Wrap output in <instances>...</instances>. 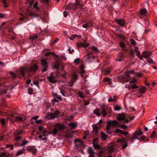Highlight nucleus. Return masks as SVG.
Returning a JSON list of instances; mask_svg holds the SVG:
<instances>
[{
	"mask_svg": "<svg viewBox=\"0 0 157 157\" xmlns=\"http://www.w3.org/2000/svg\"><path fill=\"white\" fill-rule=\"evenodd\" d=\"M107 124L108 125H107L106 126V131L107 133L109 134H111L112 132L110 126L111 125H113L114 127H121L124 129H126L127 128V126L126 125H120L117 121L115 120L110 121L108 122Z\"/></svg>",
	"mask_w": 157,
	"mask_h": 157,
	"instance_id": "obj_1",
	"label": "nucleus"
},
{
	"mask_svg": "<svg viewBox=\"0 0 157 157\" xmlns=\"http://www.w3.org/2000/svg\"><path fill=\"white\" fill-rule=\"evenodd\" d=\"M134 118L135 116L131 117L129 115L119 113L117 117V119L119 121H122L124 122L128 123L129 122V120L132 121L134 119Z\"/></svg>",
	"mask_w": 157,
	"mask_h": 157,
	"instance_id": "obj_2",
	"label": "nucleus"
},
{
	"mask_svg": "<svg viewBox=\"0 0 157 157\" xmlns=\"http://www.w3.org/2000/svg\"><path fill=\"white\" fill-rule=\"evenodd\" d=\"M78 8V0H75L74 3L68 4L66 6V10H75Z\"/></svg>",
	"mask_w": 157,
	"mask_h": 157,
	"instance_id": "obj_3",
	"label": "nucleus"
},
{
	"mask_svg": "<svg viewBox=\"0 0 157 157\" xmlns=\"http://www.w3.org/2000/svg\"><path fill=\"white\" fill-rule=\"evenodd\" d=\"M41 65L43 69L41 70L42 72H44L48 70V64L47 61L45 59H42L40 60Z\"/></svg>",
	"mask_w": 157,
	"mask_h": 157,
	"instance_id": "obj_4",
	"label": "nucleus"
},
{
	"mask_svg": "<svg viewBox=\"0 0 157 157\" xmlns=\"http://www.w3.org/2000/svg\"><path fill=\"white\" fill-rule=\"evenodd\" d=\"M56 78L55 77L54 73L52 72L50 75L47 77V79L48 81L51 83H56L57 82V80L56 79Z\"/></svg>",
	"mask_w": 157,
	"mask_h": 157,
	"instance_id": "obj_5",
	"label": "nucleus"
},
{
	"mask_svg": "<svg viewBox=\"0 0 157 157\" xmlns=\"http://www.w3.org/2000/svg\"><path fill=\"white\" fill-rule=\"evenodd\" d=\"M85 67L84 65L82 64H81L80 67L79 66V74H80L81 77L83 78V80L84 81L86 80L84 76V74L85 72V71L84 69Z\"/></svg>",
	"mask_w": 157,
	"mask_h": 157,
	"instance_id": "obj_6",
	"label": "nucleus"
},
{
	"mask_svg": "<svg viewBox=\"0 0 157 157\" xmlns=\"http://www.w3.org/2000/svg\"><path fill=\"white\" fill-rule=\"evenodd\" d=\"M119 78L120 80L123 82H127L131 79L130 77L127 73H126L123 75L120 76Z\"/></svg>",
	"mask_w": 157,
	"mask_h": 157,
	"instance_id": "obj_7",
	"label": "nucleus"
},
{
	"mask_svg": "<svg viewBox=\"0 0 157 157\" xmlns=\"http://www.w3.org/2000/svg\"><path fill=\"white\" fill-rule=\"evenodd\" d=\"M143 134V132L140 131L139 132H135L132 135V137L130 138L131 140V143L133 142L134 140L138 139V136H140Z\"/></svg>",
	"mask_w": 157,
	"mask_h": 157,
	"instance_id": "obj_8",
	"label": "nucleus"
},
{
	"mask_svg": "<svg viewBox=\"0 0 157 157\" xmlns=\"http://www.w3.org/2000/svg\"><path fill=\"white\" fill-rule=\"evenodd\" d=\"M115 132L116 133H120V134L125 135L126 136V137L127 139L129 138V136H128V133L125 131H123L119 128H117L115 130Z\"/></svg>",
	"mask_w": 157,
	"mask_h": 157,
	"instance_id": "obj_9",
	"label": "nucleus"
},
{
	"mask_svg": "<svg viewBox=\"0 0 157 157\" xmlns=\"http://www.w3.org/2000/svg\"><path fill=\"white\" fill-rule=\"evenodd\" d=\"M101 113L104 117L106 116L107 114L110 112V110L108 108H105L104 107H103L101 108Z\"/></svg>",
	"mask_w": 157,
	"mask_h": 157,
	"instance_id": "obj_10",
	"label": "nucleus"
},
{
	"mask_svg": "<svg viewBox=\"0 0 157 157\" xmlns=\"http://www.w3.org/2000/svg\"><path fill=\"white\" fill-rule=\"evenodd\" d=\"M20 71L21 75L25 76V74L27 72H29V68L27 67H21V68Z\"/></svg>",
	"mask_w": 157,
	"mask_h": 157,
	"instance_id": "obj_11",
	"label": "nucleus"
},
{
	"mask_svg": "<svg viewBox=\"0 0 157 157\" xmlns=\"http://www.w3.org/2000/svg\"><path fill=\"white\" fill-rule=\"evenodd\" d=\"M115 21L118 24L121 26L124 27L125 26V21L123 19H116Z\"/></svg>",
	"mask_w": 157,
	"mask_h": 157,
	"instance_id": "obj_12",
	"label": "nucleus"
},
{
	"mask_svg": "<svg viewBox=\"0 0 157 157\" xmlns=\"http://www.w3.org/2000/svg\"><path fill=\"white\" fill-rule=\"evenodd\" d=\"M152 55V52L144 51L143 53V55L144 58H149Z\"/></svg>",
	"mask_w": 157,
	"mask_h": 157,
	"instance_id": "obj_13",
	"label": "nucleus"
},
{
	"mask_svg": "<svg viewBox=\"0 0 157 157\" xmlns=\"http://www.w3.org/2000/svg\"><path fill=\"white\" fill-rule=\"evenodd\" d=\"M27 150L29 152H32L33 154H35L36 153V149L34 146H30L27 148Z\"/></svg>",
	"mask_w": 157,
	"mask_h": 157,
	"instance_id": "obj_14",
	"label": "nucleus"
},
{
	"mask_svg": "<svg viewBox=\"0 0 157 157\" xmlns=\"http://www.w3.org/2000/svg\"><path fill=\"white\" fill-rule=\"evenodd\" d=\"M88 152L89 154V157H95L94 154H95V152L93 151L92 148L89 147L88 149Z\"/></svg>",
	"mask_w": 157,
	"mask_h": 157,
	"instance_id": "obj_15",
	"label": "nucleus"
},
{
	"mask_svg": "<svg viewBox=\"0 0 157 157\" xmlns=\"http://www.w3.org/2000/svg\"><path fill=\"white\" fill-rule=\"evenodd\" d=\"M55 126L57 128V129L58 130H63L65 128V126L63 124H61L60 123L56 124Z\"/></svg>",
	"mask_w": 157,
	"mask_h": 157,
	"instance_id": "obj_16",
	"label": "nucleus"
},
{
	"mask_svg": "<svg viewBox=\"0 0 157 157\" xmlns=\"http://www.w3.org/2000/svg\"><path fill=\"white\" fill-rule=\"evenodd\" d=\"M86 42V40H83V42H80L79 40V48L80 47H83L85 48H86L89 45L88 44H85V43Z\"/></svg>",
	"mask_w": 157,
	"mask_h": 157,
	"instance_id": "obj_17",
	"label": "nucleus"
},
{
	"mask_svg": "<svg viewBox=\"0 0 157 157\" xmlns=\"http://www.w3.org/2000/svg\"><path fill=\"white\" fill-rule=\"evenodd\" d=\"M38 68V66L36 65H34L31 67L30 68H29L30 71H34L37 70Z\"/></svg>",
	"mask_w": 157,
	"mask_h": 157,
	"instance_id": "obj_18",
	"label": "nucleus"
},
{
	"mask_svg": "<svg viewBox=\"0 0 157 157\" xmlns=\"http://www.w3.org/2000/svg\"><path fill=\"white\" fill-rule=\"evenodd\" d=\"M21 139V136L16 132L14 133V140L15 141L20 140Z\"/></svg>",
	"mask_w": 157,
	"mask_h": 157,
	"instance_id": "obj_19",
	"label": "nucleus"
},
{
	"mask_svg": "<svg viewBox=\"0 0 157 157\" xmlns=\"http://www.w3.org/2000/svg\"><path fill=\"white\" fill-rule=\"evenodd\" d=\"M45 55L47 57H48L51 55H53L54 56H55L56 58H58L59 57V56L58 55L55 54L54 52H50L46 53L45 54Z\"/></svg>",
	"mask_w": 157,
	"mask_h": 157,
	"instance_id": "obj_20",
	"label": "nucleus"
},
{
	"mask_svg": "<svg viewBox=\"0 0 157 157\" xmlns=\"http://www.w3.org/2000/svg\"><path fill=\"white\" fill-rule=\"evenodd\" d=\"M122 139H121V138L119 139L118 140V142H121L122 143H124L125 142H128L130 140H131L130 139L127 140L125 138L123 137Z\"/></svg>",
	"mask_w": 157,
	"mask_h": 157,
	"instance_id": "obj_21",
	"label": "nucleus"
},
{
	"mask_svg": "<svg viewBox=\"0 0 157 157\" xmlns=\"http://www.w3.org/2000/svg\"><path fill=\"white\" fill-rule=\"evenodd\" d=\"M119 58L118 59H116V60L119 61H121L123 60V59L124 56L123 55V53L121 52H120L119 53Z\"/></svg>",
	"mask_w": 157,
	"mask_h": 157,
	"instance_id": "obj_22",
	"label": "nucleus"
},
{
	"mask_svg": "<svg viewBox=\"0 0 157 157\" xmlns=\"http://www.w3.org/2000/svg\"><path fill=\"white\" fill-rule=\"evenodd\" d=\"M48 117L49 119H52L56 117L53 113H48Z\"/></svg>",
	"mask_w": 157,
	"mask_h": 157,
	"instance_id": "obj_23",
	"label": "nucleus"
},
{
	"mask_svg": "<svg viewBox=\"0 0 157 157\" xmlns=\"http://www.w3.org/2000/svg\"><path fill=\"white\" fill-rule=\"evenodd\" d=\"M25 150V149L23 148L21 150L18 151L16 154V156H17L19 155L22 154L24 152Z\"/></svg>",
	"mask_w": 157,
	"mask_h": 157,
	"instance_id": "obj_24",
	"label": "nucleus"
},
{
	"mask_svg": "<svg viewBox=\"0 0 157 157\" xmlns=\"http://www.w3.org/2000/svg\"><path fill=\"white\" fill-rule=\"evenodd\" d=\"M93 144L95 149H101V147L98 143H94Z\"/></svg>",
	"mask_w": 157,
	"mask_h": 157,
	"instance_id": "obj_25",
	"label": "nucleus"
},
{
	"mask_svg": "<svg viewBox=\"0 0 157 157\" xmlns=\"http://www.w3.org/2000/svg\"><path fill=\"white\" fill-rule=\"evenodd\" d=\"M101 138L103 140H105L108 136L107 135L103 132H101Z\"/></svg>",
	"mask_w": 157,
	"mask_h": 157,
	"instance_id": "obj_26",
	"label": "nucleus"
},
{
	"mask_svg": "<svg viewBox=\"0 0 157 157\" xmlns=\"http://www.w3.org/2000/svg\"><path fill=\"white\" fill-rule=\"evenodd\" d=\"M29 16H31V17L32 18L33 17H36L39 16V14H35L32 12H30L29 14Z\"/></svg>",
	"mask_w": 157,
	"mask_h": 157,
	"instance_id": "obj_27",
	"label": "nucleus"
},
{
	"mask_svg": "<svg viewBox=\"0 0 157 157\" xmlns=\"http://www.w3.org/2000/svg\"><path fill=\"white\" fill-rule=\"evenodd\" d=\"M38 37V36L36 34H33L32 35H31L30 36L29 39L32 40H33L36 39Z\"/></svg>",
	"mask_w": 157,
	"mask_h": 157,
	"instance_id": "obj_28",
	"label": "nucleus"
},
{
	"mask_svg": "<svg viewBox=\"0 0 157 157\" xmlns=\"http://www.w3.org/2000/svg\"><path fill=\"white\" fill-rule=\"evenodd\" d=\"M93 132L95 133V134H97L98 132V127L96 126H95L93 127Z\"/></svg>",
	"mask_w": 157,
	"mask_h": 157,
	"instance_id": "obj_29",
	"label": "nucleus"
},
{
	"mask_svg": "<svg viewBox=\"0 0 157 157\" xmlns=\"http://www.w3.org/2000/svg\"><path fill=\"white\" fill-rule=\"evenodd\" d=\"M69 126L72 129L74 128L75 127H77V125L75 123H70L68 124Z\"/></svg>",
	"mask_w": 157,
	"mask_h": 157,
	"instance_id": "obj_30",
	"label": "nucleus"
},
{
	"mask_svg": "<svg viewBox=\"0 0 157 157\" xmlns=\"http://www.w3.org/2000/svg\"><path fill=\"white\" fill-rule=\"evenodd\" d=\"M15 119V121L18 122H22L23 120V117H16Z\"/></svg>",
	"mask_w": 157,
	"mask_h": 157,
	"instance_id": "obj_31",
	"label": "nucleus"
},
{
	"mask_svg": "<svg viewBox=\"0 0 157 157\" xmlns=\"http://www.w3.org/2000/svg\"><path fill=\"white\" fill-rule=\"evenodd\" d=\"M147 12V11L146 9H144L141 10L140 12L141 14L144 15H145Z\"/></svg>",
	"mask_w": 157,
	"mask_h": 157,
	"instance_id": "obj_32",
	"label": "nucleus"
},
{
	"mask_svg": "<svg viewBox=\"0 0 157 157\" xmlns=\"http://www.w3.org/2000/svg\"><path fill=\"white\" fill-rule=\"evenodd\" d=\"M59 63L58 62H56L54 63V67L56 69H59Z\"/></svg>",
	"mask_w": 157,
	"mask_h": 157,
	"instance_id": "obj_33",
	"label": "nucleus"
},
{
	"mask_svg": "<svg viewBox=\"0 0 157 157\" xmlns=\"http://www.w3.org/2000/svg\"><path fill=\"white\" fill-rule=\"evenodd\" d=\"M74 82H75L73 81V79H71L70 81L68 82L69 83V86H72Z\"/></svg>",
	"mask_w": 157,
	"mask_h": 157,
	"instance_id": "obj_34",
	"label": "nucleus"
},
{
	"mask_svg": "<svg viewBox=\"0 0 157 157\" xmlns=\"http://www.w3.org/2000/svg\"><path fill=\"white\" fill-rule=\"evenodd\" d=\"M99 109L97 108L94 111V113L98 116H99L101 115V114L99 112Z\"/></svg>",
	"mask_w": 157,
	"mask_h": 157,
	"instance_id": "obj_35",
	"label": "nucleus"
},
{
	"mask_svg": "<svg viewBox=\"0 0 157 157\" xmlns=\"http://www.w3.org/2000/svg\"><path fill=\"white\" fill-rule=\"evenodd\" d=\"M90 49L92 50V52H98V51L97 48L94 46H92L90 48Z\"/></svg>",
	"mask_w": 157,
	"mask_h": 157,
	"instance_id": "obj_36",
	"label": "nucleus"
},
{
	"mask_svg": "<svg viewBox=\"0 0 157 157\" xmlns=\"http://www.w3.org/2000/svg\"><path fill=\"white\" fill-rule=\"evenodd\" d=\"M58 132V129L56 128H54L52 131L51 133L53 135H56L57 134Z\"/></svg>",
	"mask_w": 157,
	"mask_h": 157,
	"instance_id": "obj_37",
	"label": "nucleus"
},
{
	"mask_svg": "<svg viewBox=\"0 0 157 157\" xmlns=\"http://www.w3.org/2000/svg\"><path fill=\"white\" fill-rule=\"evenodd\" d=\"M156 132L155 131H154L151 134L150 137L152 139L156 137Z\"/></svg>",
	"mask_w": 157,
	"mask_h": 157,
	"instance_id": "obj_38",
	"label": "nucleus"
},
{
	"mask_svg": "<svg viewBox=\"0 0 157 157\" xmlns=\"http://www.w3.org/2000/svg\"><path fill=\"white\" fill-rule=\"evenodd\" d=\"M140 139L144 141H148L149 140L145 136H142L140 137Z\"/></svg>",
	"mask_w": 157,
	"mask_h": 157,
	"instance_id": "obj_39",
	"label": "nucleus"
},
{
	"mask_svg": "<svg viewBox=\"0 0 157 157\" xmlns=\"http://www.w3.org/2000/svg\"><path fill=\"white\" fill-rule=\"evenodd\" d=\"M79 147L80 146H82L83 148H84L85 147V145L84 144V142L82 141L79 139Z\"/></svg>",
	"mask_w": 157,
	"mask_h": 157,
	"instance_id": "obj_40",
	"label": "nucleus"
},
{
	"mask_svg": "<svg viewBox=\"0 0 157 157\" xmlns=\"http://www.w3.org/2000/svg\"><path fill=\"white\" fill-rule=\"evenodd\" d=\"M71 79H73V81L75 82L78 79V75L76 74H73L72 78Z\"/></svg>",
	"mask_w": 157,
	"mask_h": 157,
	"instance_id": "obj_41",
	"label": "nucleus"
},
{
	"mask_svg": "<svg viewBox=\"0 0 157 157\" xmlns=\"http://www.w3.org/2000/svg\"><path fill=\"white\" fill-rule=\"evenodd\" d=\"M130 55L132 57H134L135 56L134 53V50L132 49H131L129 52Z\"/></svg>",
	"mask_w": 157,
	"mask_h": 157,
	"instance_id": "obj_42",
	"label": "nucleus"
},
{
	"mask_svg": "<svg viewBox=\"0 0 157 157\" xmlns=\"http://www.w3.org/2000/svg\"><path fill=\"white\" fill-rule=\"evenodd\" d=\"M10 74L11 75V77L15 79L17 76L13 72H10Z\"/></svg>",
	"mask_w": 157,
	"mask_h": 157,
	"instance_id": "obj_43",
	"label": "nucleus"
},
{
	"mask_svg": "<svg viewBox=\"0 0 157 157\" xmlns=\"http://www.w3.org/2000/svg\"><path fill=\"white\" fill-rule=\"evenodd\" d=\"M145 88L144 87H143L142 88H140L139 89V92L140 93H141L142 94L144 93L145 90Z\"/></svg>",
	"mask_w": 157,
	"mask_h": 157,
	"instance_id": "obj_44",
	"label": "nucleus"
},
{
	"mask_svg": "<svg viewBox=\"0 0 157 157\" xmlns=\"http://www.w3.org/2000/svg\"><path fill=\"white\" fill-rule=\"evenodd\" d=\"M34 7L35 8L36 10H39V7L38 6V3L37 2H36L34 5Z\"/></svg>",
	"mask_w": 157,
	"mask_h": 157,
	"instance_id": "obj_45",
	"label": "nucleus"
},
{
	"mask_svg": "<svg viewBox=\"0 0 157 157\" xmlns=\"http://www.w3.org/2000/svg\"><path fill=\"white\" fill-rule=\"evenodd\" d=\"M104 71L105 73V74L107 75L109 74L110 73V71L109 69H105L104 70Z\"/></svg>",
	"mask_w": 157,
	"mask_h": 157,
	"instance_id": "obj_46",
	"label": "nucleus"
},
{
	"mask_svg": "<svg viewBox=\"0 0 157 157\" xmlns=\"http://www.w3.org/2000/svg\"><path fill=\"white\" fill-rule=\"evenodd\" d=\"M78 35H74L73 34L72 36L71 37H68L71 40H73L74 39L78 37Z\"/></svg>",
	"mask_w": 157,
	"mask_h": 157,
	"instance_id": "obj_47",
	"label": "nucleus"
},
{
	"mask_svg": "<svg viewBox=\"0 0 157 157\" xmlns=\"http://www.w3.org/2000/svg\"><path fill=\"white\" fill-rule=\"evenodd\" d=\"M120 46L123 49H124L125 47V44L122 42L120 43Z\"/></svg>",
	"mask_w": 157,
	"mask_h": 157,
	"instance_id": "obj_48",
	"label": "nucleus"
},
{
	"mask_svg": "<svg viewBox=\"0 0 157 157\" xmlns=\"http://www.w3.org/2000/svg\"><path fill=\"white\" fill-rule=\"evenodd\" d=\"M128 142H125L123 145H122V147L123 149H125L128 146L127 143Z\"/></svg>",
	"mask_w": 157,
	"mask_h": 157,
	"instance_id": "obj_49",
	"label": "nucleus"
},
{
	"mask_svg": "<svg viewBox=\"0 0 157 157\" xmlns=\"http://www.w3.org/2000/svg\"><path fill=\"white\" fill-rule=\"evenodd\" d=\"M33 91V89L32 88H29L28 89V92L30 94H32Z\"/></svg>",
	"mask_w": 157,
	"mask_h": 157,
	"instance_id": "obj_50",
	"label": "nucleus"
},
{
	"mask_svg": "<svg viewBox=\"0 0 157 157\" xmlns=\"http://www.w3.org/2000/svg\"><path fill=\"white\" fill-rule=\"evenodd\" d=\"M28 143V142L27 140L23 141L22 143L21 144L20 146H22L26 145L27 143Z\"/></svg>",
	"mask_w": 157,
	"mask_h": 157,
	"instance_id": "obj_51",
	"label": "nucleus"
},
{
	"mask_svg": "<svg viewBox=\"0 0 157 157\" xmlns=\"http://www.w3.org/2000/svg\"><path fill=\"white\" fill-rule=\"evenodd\" d=\"M79 97L82 98H84L85 97L84 95L83 94L82 92L80 91H79Z\"/></svg>",
	"mask_w": 157,
	"mask_h": 157,
	"instance_id": "obj_52",
	"label": "nucleus"
},
{
	"mask_svg": "<svg viewBox=\"0 0 157 157\" xmlns=\"http://www.w3.org/2000/svg\"><path fill=\"white\" fill-rule=\"evenodd\" d=\"M131 44L133 45H135L136 44V42L133 39H131Z\"/></svg>",
	"mask_w": 157,
	"mask_h": 157,
	"instance_id": "obj_53",
	"label": "nucleus"
},
{
	"mask_svg": "<svg viewBox=\"0 0 157 157\" xmlns=\"http://www.w3.org/2000/svg\"><path fill=\"white\" fill-rule=\"evenodd\" d=\"M53 113H54V115H55V116H56V117H57L59 113V112L58 110H57L55 111V112Z\"/></svg>",
	"mask_w": 157,
	"mask_h": 157,
	"instance_id": "obj_54",
	"label": "nucleus"
},
{
	"mask_svg": "<svg viewBox=\"0 0 157 157\" xmlns=\"http://www.w3.org/2000/svg\"><path fill=\"white\" fill-rule=\"evenodd\" d=\"M82 26L84 28H86L88 27H90V26L89 25V24L87 23L85 24H83L82 25Z\"/></svg>",
	"mask_w": 157,
	"mask_h": 157,
	"instance_id": "obj_55",
	"label": "nucleus"
},
{
	"mask_svg": "<svg viewBox=\"0 0 157 157\" xmlns=\"http://www.w3.org/2000/svg\"><path fill=\"white\" fill-rule=\"evenodd\" d=\"M1 124L4 125L5 124V119L2 118L1 120Z\"/></svg>",
	"mask_w": 157,
	"mask_h": 157,
	"instance_id": "obj_56",
	"label": "nucleus"
},
{
	"mask_svg": "<svg viewBox=\"0 0 157 157\" xmlns=\"http://www.w3.org/2000/svg\"><path fill=\"white\" fill-rule=\"evenodd\" d=\"M6 147H10V149L11 150H12L13 149V145L7 144L6 145Z\"/></svg>",
	"mask_w": 157,
	"mask_h": 157,
	"instance_id": "obj_57",
	"label": "nucleus"
},
{
	"mask_svg": "<svg viewBox=\"0 0 157 157\" xmlns=\"http://www.w3.org/2000/svg\"><path fill=\"white\" fill-rule=\"evenodd\" d=\"M114 109L115 110L119 111L121 109V108L119 106H116L114 107Z\"/></svg>",
	"mask_w": 157,
	"mask_h": 157,
	"instance_id": "obj_58",
	"label": "nucleus"
},
{
	"mask_svg": "<svg viewBox=\"0 0 157 157\" xmlns=\"http://www.w3.org/2000/svg\"><path fill=\"white\" fill-rule=\"evenodd\" d=\"M98 138H94L93 139L92 144H93L94 143H97L96 142L98 140Z\"/></svg>",
	"mask_w": 157,
	"mask_h": 157,
	"instance_id": "obj_59",
	"label": "nucleus"
},
{
	"mask_svg": "<svg viewBox=\"0 0 157 157\" xmlns=\"http://www.w3.org/2000/svg\"><path fill=\"white\" fill-rule=\"evenodd\" d=\"M147 61L149 63H152V62H153V61L151 59H147Z\"/></svg>",
	"mask_w": 157,
	"mask_h": 157,
	"instance_id": "obj_60",
	"label": "nucleus"
},
{
	"mask_svg": "<svg viewBox=\"0 0 157 157\" xmlns=\"http://www.w3.org/2000/svg\"><path fill=\"white\" fill-rule=\"evenodd\" d=\"M104 79L105 81L107 82H109L111 80L108 77L105 78Z\"/></svg>",
	"mask_w": 157,
	"mask_h": 157,
	"instance_id": "obj_61",
	"label": "nucleus"
},
{
	"mask_svg": "<svg viewBox=\"0 0 157 157\" xmlns=\"http://www.w3.org/2000/svg\"><path fill=\"white\" fill-rule=\"evenodd\" d=\"M68 13L66 11H64L63 12V16L64 17H66L67 16Z\"/></svg>",
	"mask_w": 157,
	"mask_h": 157,
	"instance_id": "obj_62",
	"label": "nucleus"
},
{
	"mask_svg": "<svg viewBox=\"0 0 157 157\" xmlns=\"http://www.w3.org/2000/svg\"><path fill=\"white\" fill-rule=\"evenodd\" d=\"M16 132L18 134L20 135L23 133V131L22 130H20L17 131Z\"/></svg>",
	"mask_w": 157,
	"mask_h": 157,
	"instance_id": "obj_63",
	"label": "nucleus"
},
{
	"mask_svg": "<svg viewBox=\"0 0 157 157\" xmlns=\"http://www.w3.org/2000/svg\"><path fill=\"white\" fill-rule=\"evenodd\" d=\"M95 58V57L94 56H88L87 57V58L88 59H90L91 58H92L93 59H94Z\"/></svg>",
	"mask_w": 157,
	"mask_h": 157,
	"instance_id": "obj_64",
	"label": "nucleus"
}]
</instances>
